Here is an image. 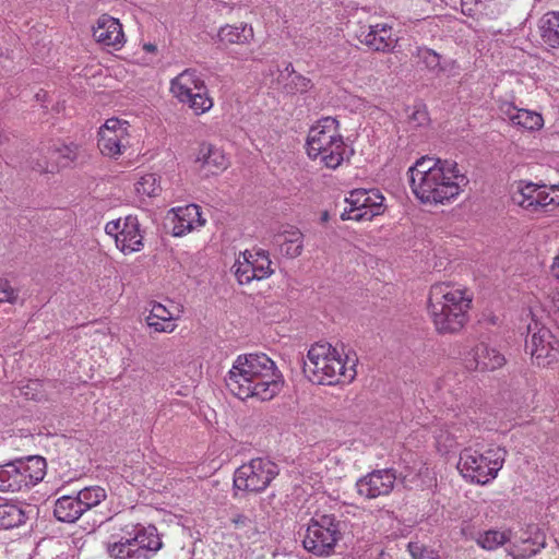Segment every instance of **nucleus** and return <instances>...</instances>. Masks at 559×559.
<instances>
[{"label":"nucleus","mask_w":559,"mask_h":559,"mask_svg":"<svg viewBox=\"0 0 559 559\" xmlns=\"http://www.w3.org/2000/svg\"><path fill=\"white\" fill-rule=\"evenodd\" d=\"M83 512L98 506L106 498V491L99 486L86 487L76 496Z\"/></svg>","instance_id":"39"},{"label":"nucleus","mask_w":559,"mask_h":559,"mask_svg":"<svg viewBox=\"0 0 559 559\" xmlns=\"http://www.w3.org/2000/svg\"><path fill=\"white\" fill-rule=\"evenodd\" d=\"M506 456L507 451L498 445H490L484 452L465 448L460 453L457 469L465 479L487 485L497 477L504 464Z\"/></svg>","instance_id":"7"},{"label":"nucleus","mask_w":559,"mask_h":559,"mask_svg":"<svg viewBox=\"0 0 559 559\" xmlns=\"http://www.w3.org/2000/svg\"><path fill=\"white\" fill-rule=\"evenodd\" d=\"M253 28L251 25L240 23L239 25L226 24L217 33L218 41L222 45H245L253 39Z\"/></svg>","instance_id":"31"},{"label":"nucleus","mask_w":559,"mask_h":559,"mask_svg":"<svg viewBox=\"0 0 559 559\" xmlns=\"http://www.w3.org/2000/svg\"><path fill=\"white\" fill-rule=\"evenodd\" d=\"M134 189L140 198H154L162 191L159 178L155 174H145L140 177Z\"/></svg>","instance_id":"38"},{"label":"nucleus","mask_w":559,"mask_h":559,"mask_svg":"<svg viewBox=\"0 0 559 559\" xmlns=\"http://www.w3.org/2000/svg\"><path fill=\"white\" fill-rule=\"evenodd\" d=\"M513 202L533 215H542L559 206V185L547 186L520 181Z\"/></svg>","instance_id":"10"},{"label":"nucleus","mask_w":559,"mask_h":559,"mask_svg":"<svg viewBox=\"0 0 559 559\" xmlns=\"http://www.w3.org/2000/svg\"><path fill=\"white\" fill-rule=\"evenodd\" d=\"M414 56L433 74H439L443 70L441 67L440 55H438L432 49L418 47Z\"/></svg>","instance_id":"40"},{"label":"nucleus","mask_w":559,"mask_h":559,"mask_svg":"<svg viewBox=\"0 0 559 559\" xmlns=\"http://www.w3.org/2000/svg\"><path fill=\"white\" fill-rule=\"evenodd\" d=\"M130 124L118 118L107 119L98 132V147L103 155L115 157L123 153L130 143Z\"/></svg>","instance_id":"17"},{"label":"nucleus","mask_w":559,"mask_h":559,"mask_svg":"<svg viewBox=\"0 0 559 559\" xmlns=\"http://www.w3.org/2000/svg\"><path fill=\"white\" fill-rule=\"evenodd\" d=\"M343 221H370L384 212V197L377 189H355L345 199Z\"/></svg>","instance_id":"14"},{"label":"nucleus","mask_w":559,"mask_h":559,"mask_svg":"<svg viewBox=\"0 0 559 559\" xmlns=\"http://www.w3.org/2000/svg\"><path fill=\"white\" fill-rule=\"evenodd\" d=\"M539 28L545 44L552 48L559 47V12L546 13L540 19Z\"/></svg>","instance_id":"34"},{"label":"nucleus","mask_w":559,"mask_h":559,"mask_svg":"<svg viewBox=\"0 0 559 559\" xmlns=\"http://www.w3.org/2000/svg\"><path fill=\"white\" fill-rule=\"evenodd\" d=\"M171 212L174 213L171 234L175 237H183L191 231L199 230L206 223L201 207L197 204L178 206Z\"/></svg>","instance_id":"24"},{"label":"nucleus","mask_w":559,"mask_h":559,"mask_svg":"<svg viewBox=\"0 0 559 559\" xmlns=\"http://www.w3.org/2000/svg\"><path fill=\"white\" fill-rule=\"evenodd\" d=\"M408 550L413 559H439L435 550L426 548L418 542H411L408 544Z\"/></svg>","instance_id":"43"},{"label":"nucleus","mask_w":559,"mask_h":559,"mask_svg":"<svg viewBox=\"0 0 559 559\" xmlns=\"http://www.w3.org/2000/svg\"><path fill=\"white\" fill-rule=\"evenodd\" d=\"M205 84L201 74L194 69H186L170 81V93L179 102L182 103L203 88Z\"/></svg>","instance_id":"28"},{"label":"nucleus","mask_w":559,"mask_h":559,"mask_svg":"<svg viewBox=\"0 0 559 559\" xmlns=\"http://www.w3.org/2000/svg\"><path fill=\"white\" fill-rule=\"evenodd\" d=\"M532 322L527 325L526 348L537 366L551 367L559 362V340L538 321L537 308H531Z\"/></svg>","instance_id":"9"},{"label":"nucleus","mask_w":559,"mask_h":559,"mask_svg":"<svg viewBox=\"0 0 559 559\" xmlns=\"http://www.w3.org/2000/svg\"><path fill=\"white\" fill-rule=\"evenodd\" d=\"M144 49L148 52H153L156 50V47L153 44H145Z\"/></svg>","instance_id":"47"},{"label":"nucleus","mask_w":559,"mask_h":559,"mask_svg":"<svg viewBox=\"0 0 559 559\" xmlns=\"http://www.w3.org/2000/svg\"><path fill=\"white\" fill-rule=\"evenodd\" d=\"M46 475V461L33 455L0 465V491L17 492L35 486Z\"/></svg>","instance_id":"8"},{"label":"nucleus","mask_w":559,"mask_h":559,"mask_svg":"<svg viewBox=\"0 0 559 559\" xmlns=\"http://www.w3.org/2000/svg\"><path fill=\"white\" fill-rule=\"evenodd\" d=\"M231 394L240 400L257 397L270 401L283 386V376L275 362L264 353L239 355L225 377Z\"/></svg>","instance_id":"2"},{"label":"nucleus","mask_w":559,"mask_h":559,"mask_svg":"<svg viewBox=\"0 0 559 559\" xmlns=\"http://www.w3.org/2000/svg\"><path fill=\"white\" fill-rule=\"evenodd\" d=\"M326 218H328V214H326V213H324V214H323V216H322V219H323V221H326Z\"/></svg>","instance_id":"50"},{"label":"nucleus","mask_w":559,"mask_h":559,"mask_svg":"<svg viewBox=\"0 0 559 559\" xmlns=\"http://www.w3.org/2000/svg\"><path fill=\"white\" fill-rule=\"evenodd\" d=\"M340 538L338 522L334 515L323 514L313 518L307 527L304 547L317 556H326Z\"/></svg>","instance_id":"13"},{"label":"nucleus","mask_w":559,"mask_h":559,"mask_svg":"<svg viewBox=\"0 0 559 559\" xmlns=\"http://www.w3.org/2000/svg\"><path fill=\"white\" fill-rule=\"evenodd\" d=\"M499 111L512 127L524 131H538L544 127L542 114L525 108H519L510 100H500Z\"/></svg>","instance_id":"20"},{"label":"nucleus","mask_w":559,"mask_h":559,"mask_svg":"<svg viewBox=\"0 0 559 559\" xmlns=\"http://www.w3.org/2000/svg\"><path fill=\"white\" fill-rule=\"evenodd\" d=\"M235 533L214 534L210 544L211 559H239L245 544L240 538L246 535L247 539L258 540L259 532L255 525L247 518H239L235 521Z\"/></svg>","instance_id":"12"},{"label":"nucleus","mask_w":559,"mask_h":559,"mask_svg":"<svg viewBox=\"0 0 559 559\" xmlns=\"http://www.w3.org/2000/svg\"><path fill=\"white\" fill-rule=\"evenodd\" d=\"M39 385V383L37 381H32L28 385H27V390L28 389H32V390H36V388Z\"/></svg>","instance_id":"48"},{"label":"nucleus","mask_w":559,"mask_h":559,"mask_svg":"<svg viewBox=\"0 0 559 559\" xmlns=\"http://www.w3.org/2000/svg\"><path fill=\"white\" fill-rule=\"evenodd\" d=\"M473 295L460 284L442 282L430 287L428 313L441 334L459 333L468 322Z\"/></svg>","instance_id":"3"},{"label":"nucleus","mask_w":559,"mask_h":559,"mask_svg":"<svg viewBox=\"0 0 559 559\" xmlns=\"http://www.w3.org/2000/svg\"><path fill=\"white\" fill-rule=\"evenodd\" d=\"M280 251L287 258H297L304 250V235L295 226H286L274 237Z\"/></svg>","instance_id":"29"},{"label":"nucleus","mask_w":559,"mask_h":559,"mask_svg":"<svg viewBox=\"0 0 559 559\" xmlns=\"http://www.w3.org/2000/svg\"><path fill=\"white\" fill-rule=\"evenodd\" d=\"M404 481L411 486L416 488H425L432 485L433 476L428 466H420L417 474L413 472H407L403 475Z\"/></svg>","instance_id":"41"},{"label":"nucleus","mask_w":559,"mask_h":559,"mask_svg":"<svg viewBox=\"0 0 559 559\" xmlns=\"http://www.w3.org/2000/svg\"><path fill=\"white\" fill-rule=\"evenodd\" d=\"M396 480L395 472L391 468L376 469L356 481L359 496L366 499H376L389 495Z\"/></svg>","instance_id":"18"},{"label":"nucleus","mask_w":559,"mask_h":559,"mask_svg":"<svg viewBox=\"0 0 559 559\" xmlns=\"http://www.w3.org/2000/svg\"><path fill=\"white\" fill-rule=\"evenodd\" d=\"M2 140H3V134H2V132L0 131V143H2Z\"/></svg>","instance_id":"51"},{"label":"nucleus","mask_w":559,"mask_h":559,"mask_svg":"<svg viewBox=\"0 0 559 559\" xmlns=\"http://www.w3.org/2000/svg\"><path fill=\"white\" fill-rule=\"evenodd\" d=\"M358 38L370 49L381 52L392 51L397 44L392 26L388 23H377L361 28Z\"/></svg>","instance_id":"23"},{"label":"nucleus","mask_w":559,"mask_h":559,"mask_svg":"<svg viewBox=\"0 0 559 559\" xmlns=\"http://www.w3.org/2000/svg\"><path fill=\"white\" fill-rule=\"evenodd\" d=\"M78 146L73 143L56 142L47 148L48 157L38 159L35 168L40 173H55L60 166H66L76 157Z\"/></svg>","instance_id":"27"},{"label":"nucleus","mask_w":559,"mask_h":559,"mask_svg":"<svg viewBox=\"0 0 559 559\" xmlns=\"http://www.w3.org/2000/svg\"><path fill=\"white\" fill-rule=\"evenodd\" d=\"M409 187L424 205H448L468 183L454 160L423 156L407 170Z\"/></svg>","instance_id":"1"},{"label":"nucleus","mask_w":559,"mask_h":559,"mask_svg":"<svg viewBox=\"0 0 559 559\" xmlns=\"http://www.w3.org/2000/svg\"><path fill=\"white\" fill-rule=\"evenodd\" d=\"M272 262L269 253L264 250H246L241 252L234 265L233 272L240 285L249 284L252 281H261L273 273Z\"/></svg>","instance_id":"16"},{"label":"nucleus","mask_w":559,"mask_h":559,"mask_svg":"<svg viewBox=\"0 0 559 559\" xmlns=\"http://www.w3.org/2000/svg\"><path fill=\"white\" fill-rule=\"evenodd\" d=\"M307 154L330 169H336L345 159L347 146L340 130L338 121L333 117L319 119L309 130Z\"/></svg>","instance_id":"6"},{"label":"nucleus","mask_w":559,"mask_h":559,"mask_svg":"<svg viewBox=\"0 0 559 559\" xmlns=\"http://www.w3.org/2000/svg\"><path fill=\"white\" fill-rule=\"evenodd\" d=\"M93 37L103 47L120 50L126 44L122 25L118 19L102 14L93 26Z\"/></svg>","instance_id":"21"},{"label":"nucleus","mask_w":559,"mask_h":559,"mask_svg":"<svg viewBox=\"0 0 559 559\" xmlns=\"http://www.w3.org/2000/svg\"><path fill=\"white\" fill-rule=\"evenodd\" d=\"M181 313V307L173 301H169L167 305L153 302L145 321L155 332L171 333L177 328L176 321L180 318Z\"/></svg>","instance_id":"22"},{"label":"nucleus","mask_w":559,"mask_h":559,"mask_svg":"<svg viewBox=\"0 0 559 559\" xmlns=\"http://www.w3.org/2000/svg\"><path fill=\"white\" fill-rule=\"evenodd\" d=\"M462 12L468 16L496 17L503 11L501 0H461Z\"/></svg>","instance_id":"32"},{"label":"nucleus","mask_w":559,"mask_h":559,"mask_svg":"<svg viewBox=\"0 0 559 559\" xmlns=\"http://www.w3.org/2000/svg\"><path fill=\"white\" fill-rule=\"evenodd\" d=\"M551 275L559 281V251L552 259V263L550 265Z\"/></svg>","instance_id":"46"},{"label":"nucleus","mask_w":559,"mask_h":559,"mask_svg":"<svg viewBox=\"0 0 559 559\" xmlns=\"http://www.w3.org/2000/svg\"><path fill=\"white\" fill-rule=\"evenodd\" d=\"M510 530H489L480 533L476 539L477 544L487 550H495L511 540Z\"/></svg>","instance_id":"36"},{"label":"nucleus","mask_w":559,"mask_h":559,"mask_svg":"<svg viewBox=\"0 0 559 559\" xmlns=\"http://www.w3.org/2000/svg\"><path fill=\"white\" fill-rule=\"evenodd\" d=\"M195 168L205 177L218 175L228 167V159L224 152L210 144H200L195 158Z\"/></svg>","instance_id":"25"},{"label":"nucleus","mask_w":559,"mask_h":559,"mask_svg":"<svg viewBox=\"0 0 559 559\" xmlns=\"http://www.w3.org/2000/svg\"><path fill=\"white\" fill-rule=\"evenodd\" d=\"M181 104L188 105V107L193 111L194 115L201 116L213 108L214 100L209 94V90L206 85H203V88L195 91L189 99H186Z\"/></svg>","instance_id":"37"},{"label":"nucleus","mask_w":559,"mask_h":559,"mask_svg":"<svg viewBox=\"0 0 559 559\" xmlns=\"http://www.w3.org/2000/svg\"><path fill=\"white\" fill-rule=\"evenodd\" d=\"M17 298L15 289L9 281L0 278V302H14Z\"/></svg>","instance_id":"45"},{"label":"nucleus","mask_w":559,"mask_h":559,"mask_svg":"<svg viewBox=\"0 0 559 559\" xmlns=\"http://www.w3.org/2000/svg\"><path fill=\"white\" fill-rule=\"evenodd\" d=\"M285 71L289 74V82L285 85L287 93H304L309 90L311 85L310 80L296 73L292 64H288Z\"/></svg>","instance_id":"42"},{"label":"nucleus","mask_w":559,"mask_h":559,"mask_svg":"<svg viewBox=\"0 0 559 559\" xmlns=\"http://www.w3.org/2000/svg\"><path fill=\"white\" fill-rule=\"evenodd\" d=\"M533 306L537 308L538 321L543 319V313L559 319V288L543 293L542 297H536V300L531 304L530 309Z\"/></svg>","instance_id":"35"},{"label":"nucleus","mask_w":559,"mask_h":559,"mask_svg":"<svg viewBox=\"0 0 559 559\" xmlns=\"http://www.w3.org/2000/svg\"><path fill=\"white\" fill-rule=\"evenodd\" d=\"M24 395H25L26 397H28V399H36L35 394H29V392H28V391H25V392H24Z\"/></svg>","instance_id":"49"},{"label":"nucleus","mask_w":559,"mask_h":559,"mask_svg":"<svg viewBox=\"0 0 559 559\" xmlns=\"http://www.w3.org/2000/svg\"><path fill=\"white\" fill-rule=\"evenodd\" d=\"M32 507L24 503L1 502L0 503V528L10 530L25 523Z\"/></svg>","instance_id":"30"},{"label":"nucleus","mask_w":559,"mask_h":559,"mask_svg":"<svg viewBox=\"0 0 559 559\" xmlns=\"http://www.w3.org/2000/svg\"><path fill=\"white\" fill-rule=\"evenodd\" d=\"M546 545V535L537 526H528L521 538L512 543L508 554L514 559H526L540 551Z\"/></svg>","instance_id":"26"},{"label":"nucleus","mask_w":559,"mask_h":559,"mask_svg":"<svg viewBox=\"0 0 559 559\" xmlns=\"http://www.w3.org/2000/svg\"><path fill=\"white\" fill-rule=\"evenodd\" d=\"M105 233L115 239L116 247L123 254L138 252L143 248V231L134 215L108 222L105 225Z\"/></svg>","instance_id":"15"},{"label":"nucleus","mask_w":559,"mask_h":559,"mask_svg":"<svg viewBox=\"0 0 559 559\" xmlns=\"http://www.w3.org/2000/svg\"><path fill=\"white\" fill-rule=\"evenodd\" d=\"M462 360L469 370H496L506 364L504 356L495 347L480 342L462 353Z\"/></svg>","instance_id":"19"},{"label":"nucleus","mask_w":559,"mask_h":559,"mask_svg":"<svg viewBox=\"0 0 559 559\" xmlns=\"http://www.w3.org/2000/svg\"><path fill=\"white\" fill-rule=\"evenodd\" d=\"M110 559H152L163 547L153 525L128 523L104 543Z\"/></svg>","instance_id":"5"},{"label":"nucleus","mask_w":559,"mask_h":559,"mask_svg":"<svg viewBox=\"0 0 559 559\" xmlns=\"http://www.w3.org/2000/svg\"><path fill=\"white\" fill-rule=\"evenodd\" d=\"M429 123L428 111L425 107H415L412 115L408 117V124L411 128L424 127Z\"/></svg>","instance_id":"44"},{"label":"nucleus","mask_w":559,"mask_h":559,"mask_svg":"<svg viewBox=\"0 0 559 559\" xmlns=\"http://www.w3.org/2000/svg\"><path fill=\"white\" fill-rule=\"evenodd\" d=\"M278 466L266 457H255L240 465L234 474V487L238 490L261 492L278 475Z\"/></svg>","instance_id":"11"},{"label":"nucleus","mask_w":559,"mask_h":559,"mask_svg":"<svg viewBox=\"0 0 559 559\" xmlns=\"http://www.w3.org/2000/svg\"><path fill=\"white\" fill-rule=\"evenodd\" d=\"M306 377L317 384L334 385L352 382L356 374V359L344 355L329 343L313 344L304 361Z\"/></svg>","instance_id":"4"},{"label":"nucleus","mask_w":559,"mask_h":559,"mask_svg":"<svg viewBox=\"0 0 559 559\" xmlns=\"http://www.w3.org/2000/svg\"><path fill=\"white\" fill-rule=\"evenodd\" d=\"M83 513L76 497L62 496L55 503L53 514L60 522H75Z\"/></svg>","instance_id":"33"}]
</instances>
